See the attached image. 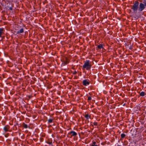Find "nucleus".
<instances>
[{
    "label": "nucleus",
    "mask_w": 146,
    "mask_h": 146,
    "mask_svg": "<svg viewBox=\"0 0 146 146\" xmlns=\"http://www.w3.org/2000/svg\"><path fill=\"white\" fill-rule=\"evenodd\" d=\"M47 143L49 145H51L52 143V142H47Z\"/></svg>",
    "instance_id": "6ab92c4d"
},
{
    "label": "nucleus",
    "mask_w": 146,
    "mask_h": 146,
    "mask_svg": "<svg viewBox=\"0 0 146 146\" xmlns=\"http://www.w3.org/2000/svg\"><path fill=\"white\" fill-rule=\"evenodd\" d=\"M92 67V65L90 63V61L89 60H86L82 66L83 69H86V70H89Z\"/></svg>",
    "instance_id": "f257e3e1"
},
{
    "label": "nucleus",
    "mask_w": 146,
    "mask_h": 146,
    "mask_svg": "<svg viewBox=\"0 0 146 146\" xmlns=\"http://www.w3.org/2000/svg\"><path fill=\"white\" fill-rule=\"evenodd\" d=\"M10 129V126L8 125H6L3 127V129L4 131L6 132L8 131Z\"/></svg>",
    "instance_id": "39448f33"
},
{
    "label": "nucleus",
    "mask_w": 146,
    "mask_h": 146,
    "mask_svg": "<svg viewBox=\"0 0 146 146\" xmlns=\"http://www.w3.org/2000/svg\"><path fill=\"white\" fill-rule=\"evenodd\" d=\"M145 5L143 4L140 3L138 8V10L140 11H142L145 9Z\"/></svg>",
    "instance_id": "20e7f679"
},
{
    "label": "nucleus",
    "mask_w": 146,
    "mask_h": 146,
    "mask_svg": "<svg viewBox=\"0 0 146 146\" xmlns=\"http://www.w3.org/2000/svg\"><path fill=\"white\" fill-rule=\"evenodd\" d=\"M90 82L88 80H83L82 84L84 86H87L90 84Z\"/></svg>",
    "instance_id": "7ed1b4c3"
},
{
    "label": "nucleus",
    "mask_w": 146,
    "mask_h": 146,
    "mask_svg": "<svg viewBox=\"0 0 146 146\" xmlns=\"http://www.w3.org/2000/svg\"><path fill=\"white\" fill-rule=\"evenodd\" d=\"M90 146H98V145L96 142L94 141H93L92 143L90 144Z\"/></svg>",
    "instance_id": "6e6552de"
},
{
    "label": "nucleus",
    "mask_w": 146,
    "mask_h": 146,
    "mask_svg": "<svg viewBox=\"0 0 146 146\" xmlns=\"http://www.w3.org/2000/svg\"><path fill=\"white\" fill-rule=\"evenodd\" d=\"M98 47L99 49L103 48V44H100L98 46Z\"/></svg>",
    "instance_id": "9b49d317"
},
{
    "label": "nucleus",
    "mask_w": 146,
    "mask_h": 146,
    "mask_svg": "<svg viewBox=\"0 0 146 146\" xmlns=\"http://www.w3.org/2000/svg\"><path fill=\"white\" fill-rule=\"evenodd\" d=\"M69 134H71L72 136H75L77 135V133L75 131H72L69 133Z\"/></svg>",
    "instance_id": "423d86ee"
},
{
    "label": "nucleus",
    "mask_w": 146,
    "mask_h": 146,
    "mask_svg": "<svg viewBox=\"0 0 146 146\" xmlns=\"http://www.w3.org/2000/svg\"><path fill=\"white\" fill-rule=\"evenodd\" d=\"M125 136V135L124 133H122L121 135V137L122 138H124Z\"/></svg>",
    "instance_id": "4468645a"
},
{
    "label": "nucleus",
    "mask_w": 146,
    "mask_h": 146,
    "mask_svg": "<svg viewBox=\"0 0 146 146\" xmlns=\"http://www.w3.org/2000/svg\"><path fill=\"white\" fill-rule=\"evenodd\" d=\"M3 29L2 28H0V37H1V35L3 34Z\"/></svg>",
    "instance_id": "1a4fd4ad"
},
{
    "label": "nucleus",
    "mask_w": 146,
    "mask_h": 146,
    "mask_svg": "<svg viewBox=\"0 0 146 146\" xmlns=\"http://www.w3.org/2000/svg\"><path fill=\"white\" fill-rule=\"evenodd\" d=\"M92 99V98L91 96H89L88 98V100H90Z\"/></svg>",
    "instance_id": "a211bd4d"
},
{
    "label": "nucleus",
    "mask_w": 146,
    "mask_h": 146,
    "mask_svg": "<svg viewBox=\"0 0 146 146\" xmlns=\"http://www.w3.org/2000/svg\"><path fill=\"white\" fill-rule=\"evenodd\" d=\"M68 63V62H66V63H65V64H66Z\"/></svg>",
    "instance_id": "aec40b11"
},
{
    "label": "nucleus",
    "mask_w": 146,
    "mask_h": 146,
    "mask_svg": "<svg viewBox=\"0 0 146 146\" xmlns=\"http://www.w3.org/2000/svg\"><path fill=\"white\" fill-rule=\"evenodd\" d=\"M24 32L23 29V28H21L19 31H18L17 32L15 31L14 32V33L16 35L19 34L21 33H23Z\"/></svg>",
    "instance_id": "0eeeda50"
},
{
    "label": "nucleus",
    "mask_w": 146,
    "mask_h": 146,
    "mask_svg": "<svg viewBox=\"0 0 146 146\" xmlns=\"http://www.w3.org/2000/svg\"><path fill=\"white\" fill-rule=\"evenodd\" d=\"M85 117L87 119H88L89 118H90L91 116L87 114L85 115Z\"/></svg>",
    "instance_id": "9d476101"
},
{
    "label": "nucleus",
    "mask_w": 146,
    "mask_h": 146,
    "mask_svg": "<svg viewBox=\"0 0 146 146\" xmlns=\"http://www.w3.org/2000/svg\"><path fill=\"white\" fill-rule=\"evenodd\" d=\"M145 93L144 92H141L140 94L141 96H143L145 95Z\"/></svg>",
    "instance_id": "f8f14e48"
},
{
    "label": "nucleus",
    "mask_w": 146,
    "mask_h": 146,
    "mask_svg": "<svg viewBox=\"0 0 146 146\" xmlns=\"http://www.w3.org/2000/svg\"><path fill=\"white\" fill-rule=\"evenodd\" d=\"M23 126L24 127V128H27L28 127V125L27 124H26L24 123L23 124Z\"/></svg>",
    "instance_id": "ddd939ff"
},
{
    "label": "nucleus",
    "mask_w": 146,
    "mask_h": 146,
    "mask_svg": "<svg viewBox=\"0 0 146 146\" xmlns=\"http://www.w3.org/2000/svg\"><path fill=\"white\" fill-rule=\"evenodd\" d=\"M139 3L138 1H135L133 5L132 6L131 9L134 12H137V10L138 9V6Z\"/></svg>",
    "instance_id": "f03ea898"
},
{
    "label": "nucleus",
    "mask_w": 146,
    "mask_h": 146,
    "mask_svg": "<svg viewBox=\"0 0 146 146\" xmlns=\"http://www.w3.org/2000/svg\"><path fill=\"white\" fill-rule=\"evenodd\" d=\"M10 9L11 10H12V8H10Z\"/></svg>",
    "instance_id": "412c9836"
},
{
    "label": "nucleus",
    "mask_w": 146,
    "mask_h": 146,
    "mask_svg": "<svg viewBox=\"0 0 146 146\" xmlns=\"http://www.w3.org/2000/svg\"><path fill=\"white\" fill-rule=\"evenodd\" d=\"M77 73V72L76 70H75L73 72L72 74H73L75 75Z\"/></svg>",
    "instance_id": "f3484780"
},
{
    "label": "nucleus",
    "mask_w": 146,
    "mask_h": 146,
    "mask_svg": "<svg viewBox=\"0 0 146 146\" xmlns=\"http://www.w3.org/2000/svg\"><path fill=\"white\" fill-rule=\"evenodd\" d=\"M48 121L49 123H52V119H48Z\"/></svg>",
    "instance_id": "2eb2a0df"
},
{
    "label": "nucleus",
    "mask_w": 146,
    "mask_h": 146,
    "mask_svg": "<svg viewBox=\"0 0 146 146\" xmlns=\"http://www.w3.org/2000/svg\"><path fill=\"white\" fill-rule=\"evenodd\" d=\"M93 125L95 126H97L98 125V123L97 122H94L93 123Z\"/></svg>",
    "instance_id": "dca6fc26"
}]
</instances>
